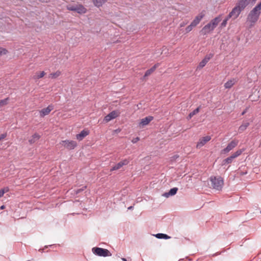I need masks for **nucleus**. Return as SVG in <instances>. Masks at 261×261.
<instances>
[{
	"instance_id": "1",
	"label": "nucleus",
	"mask_w": 261,
	"mask_h": 261,
	"mask_svg": "<svg viewBox=\"0 0 261 261\" xmlns=\"http://www.w3.org/2000/svg\"><path fill=\"white\" fill-rule=\"evenodd\" d=\"M261 2L258 3L249 13L248 16V20L251 23L256 22L260 14Z\"/></svg>"
},
{
	"instance_id": "2",
	"label": "nucleus",
	"mask_w": 261,
	"mask_h": 261,
	"mask_svg": "<svg viewBox=\"0 0 261 261\" xmlns=\"http://www.w3.org/2000/svg\"><path fill=\"white\" fill-rule=\"evenodd\" d=\"M211 186L214 189L221 190L223 185V179L221 176H211L210 178Z\"/></svg>"
},
{
	"instance_id": "3",
	"label": "nucleus",
	"mask_w": 261,
	"mask_h": 261,
	"mask_svg": "<svg viewBox=\"0 0 261 261\" xmlns=\"http://www.w3.org/2000/svg\"><path fill=\"white\" fill-rule=\"evenodd\" d=\"M92 252L99 256H109L111 255V254L108 249L99 248V247H93L92 249Z\"/></svg>"
},
{
	"instance_id": "4",
	"label": "nucleus",
	"mask_w": 261,
	"mask_h": 261,
	"mask_svg": "<svg viewBox=\"0 0 261 261\" xmlns=\"http://www.w3.org/2000/svg\"><path fill=\"white\" fill-rule=\"evenodd\" d=\"M239 141L237 140H233L228 144L227 146L222 150V153H227L230 151L232 150L238 144Z\"/></svg>"
},
{
	"instance_id": "5",
	"label": "nucleus",
	"mask_w": 261,
	"mask_h": 261,
	"mask_svg": "<svg viewBox=\"0 0 261 261\" xmlns=\"http://www.w3.org/2000/svg\"><path fill=\"white\" fill-rule=\"evenodd\" d=\"M61 144L68 149H73L77 145L75 141L72 140H63L61 142Z\"/></svg>"
},
{
	"instance_id": "6",
	"label": "nucleus",
	"mask_w": 261,
	"mask_h": 261,
	"mask_svg": "<svg viewBox=\"0 0 261 261\" xmlns=\"http://www.w3.org/2000/svg\"><path fill=\"white\" fill-rule=\"evenodd\" d=\"M242 11V10L239 8V6H236L227 16L228 18H232V19H234L239 16Z\"/></svg>"
},
{
	"instance_id": "7",
	"label": "nucleus",
	"mask_w": 261,
	"mask_h": 261,
	"mask_svg": "<svg viewBox=\"0 0 261 261\" xmlns=\"http://www.w3.org/2000/svg\"><path fill=\"white\" fill-rule=\"evenodd\" d=\"M119 112L116 111H113L105 117L104 120L108 122L119 116Z\"/></svg>"
},
{
	"instance_id": "8",
	"label": "nucleus",
	"mask_w": 261,
	"mask_h": 261,
	"mask_svg": "<svg viewBox=\"0 0 261 261\" xmlns=\"http://www.w3.org/2000/svg\"><path fill=\"white\" fill-rule=\"evenodd\" d=\"M215 29L214 27H213L212 24L209 22L203 27L200 33L201 34L204 35L213 31Z\"/></svg>"
},
{
	"instance_id": "9",
	"label": "nucleus",
	"mask_w": 261,
	"mask_h": 261,
	"mask_svg": "<svg viewBox=\"0 0 261 261\" xmlns=\"http://www.w3.org/2000/svg\"><path fill=\"white\" fill-rule=\"evenodd\" d=\"M129 163V161L127 159H124L118 163L115 166H114L111 169V171L118 170L121 168L122 166L126 165Z\"/></svg>"
},
{
	"instance_id": "10",
	"label": "nucleus",
	"mask_w": 261,
	"mask_h": 261,
	"mask_svg": "<svg viewBox=\"0 0 261 261\" xmlns=\"http://www.w3.org/2000/svg\"><path fill=\"white\" fill-rule=\"evenodd\" d=\"M54 109V106L52 105H49L47 108L42 109L39 111L40 116L44 117L47 115Z\"/></svg>"
},
{
	"instance_id": "11",
	"label": "nucleus",
	"mask_w": 261,
	"mask_h": 261,
	"mask_svg": "<svg viewBox=\"0 0 261 261\" xmlns=\"http://www.w3.org/2000/svg\"><path fill=\"white\" fill-rule=\"evenodd\" d=\"M211 139V137L210 136H206L200 139L198 142L196 147L197 148H200L205 145L207 142Z\"/></svg>"
},
{
	"instance_id": "12",
	"label": "nucleus",
	"mask_w": 261,
	"mask_h": 261,
	"mask_svg": "<svg viewBox=\"0 0 261 261\" xmlns=\"http://www.w3.org/2000/svg\"><path fill=\"white\" fill-rule=\"evenodd\" d=\"M204 16V14L203 13L201 12L199 13L191 23L192 24V25H193L194 27H196L197 24L199 23L200 21L203 18Z\"/></svg>"
},
{
	"instance_id": "13",
	"label": "nucleus",
	"mask_w": 261,
	"mask_h": 261,
	"mask_svg": "<svg viewBox=\"0 0 261 261\" xmlns=\"http://www.w3.org/2000/svg\"><path fill=\"white\" fill-rule=\"evenodd\" d=\"M213 56V55L212 54H210L206 55L205 58L199 63L198 67L200 68H203L211 59V58H212Z\"/></svg>"
},
{
	"instance_id": "14",
	"label": "nucleus",
	"mask_w": 261,
	"mask_h": 261,
	"mask_svg": "<svg viewBox=\"0 0 261 261\" xmlns=\"http://www.w3.org/2000/svg\"><path fill=\"white\" fill-rule=\"evenodd\" d=\"M153 119L152 116H148L146 117L141 120L140 122L139 123V126H144L147 125L151 121H152Z\"/></svg>"
},
{
	"instance_id": "15",
	"label": "nucleus",
	"mask_w": 261,
	"mask_h": 261,
	"mask_svg": "<svg viewBox=\"0 0 261 261\" xmlns=\"http://www.w3.org/2000/svg\"><path fill=\"white\" fill-rule=\"evenodd\" d=\"M251 0H239L236 4L242 10H243L245 7L249 4Z\"/></svg>"
},
{
	"instance_id": "16",
	"label": "nucleus",
	"mask_w": 261,
	"mask_h": 261,
	"mask_svg": "<svg viewBox=\"0 0 261 261\" xmlns=\"http://www.w3.org/2000/svg\"><path fill=\"white\" fill-rule=\"evenodd\" d=\"M178 191V188L176 187L171 189L169 192H166L163 194V196L165 197H169L170 196H173L175 195Z\"/></svg>"
},
{
	"instance_id": "17",
	"label": "nucleus",
	"mask_w": 261,
	"mask_h": 261,
	"mask_svg": "<svg viewBox=\"0 0 261 261\" xmlns=\"http://www.w3.org/2000/svg\"><path fill=\"white\" fill-rule=\"evenodd\" d=\"M160 65L159 63L154 64L151 68L147 70L144 74V77H147L151 74Z\"/></svg>"
},
{
	"instance_id": "18",
	"label": "nucleus",
	"mask_w": 261,
	"mask_h": 261,
	"mask_svg": "<svg viewBox=\"0 0 261 261\" xmlns=\"http://www.w3.org/2000/svg\"><path fill=\"white\" fill-rule=\"evenodd\" d=\"M89 134V131L83 130L80 133L76 135V139L80 141L84 139V138H85L87 135H88Z\"/></svg>"
},
{
	"instance_id": "19",
	"label": "nucleus",
	"mask_w": 261,
	"mask_h": 261,
	"mask_svg": "<svg viewBox=\"0 0 261 261\" xmlns=\"http://www.w3.org/2000/svg\"><path fill=\"white\" fill-rule=\"evenodd\" d=\"M221 15H220L218 16L211 20L210 22L212 24L213 27H214V28H216V27L218 25V23L221 21Z\"/></svg>"
},
{
	"instance_id": "20",
	"label": "nucleus",
	"mask_w": 261,
	"mask_h": 261,
	"mask_svg": "<svg viewBox=\"0 0 261 261\" xmlns=\"http://www.w3.org/2000/svg\"><path fill=\"white\" fill-rule=\"evenodd\" d=\"M236 82L237 80L236 79H232L225 83L224 87L226 89H229L231 88Z\"/></svg>"
},
{
	"instance_id": "21",
	"label": "nucleus",
	"mask_w": 261,
	"mask_h": 261,
	"mask_svg": "<svg viewBox=\"0 0 261 261\" xmlns=\"http://www.w3.org/2000/svg\"><path fill=\"white\" fill-rule=\"evenodd\" d=\"M75 12L79 14H84L86 12V9L82 5L76 6Z\"/></svg>"
},
{
	"instance_id": "22",
	"label": "nucleus",
	"mask_w": 261,
	"mask_h": 261,
	"mask_svg": "<svg viewBox=\"0 0 261 261\" xmlns=\"http://www.w3.org/2000/svg\"><path fill=\"white\" fill-rule=\"evenodd\" d=\"M40 138V136L37 134L35 133L32 136V138L29 139V142L30 144L34 143L36 141L38 140Z\"/></svg>"
},
{
	"instance_id": "23",
	"label": "nucleus",
	"mask_w": 261,
	"mask_h": 261,
	"mask_svg": "<svg viewBox=\"0 0 261 261\" xmlns=\"http://www.w3.org/2000/svg\"><path fill=\"white\" fill-rule=\"evenodd\" d=\"M154 236L156 238L159 239L167 240V239H169L171 238V237L169 236L168 235L165 234V233H158Z\"/></svg>"
},
{
	"instance_id": "24",
	"label": "nucleus",
	"mask_w": 261,
	"mask_h": 261,
	"mask_svg": "<svg viewBox=\"0 0 261 261\" xmlns=\"http://www.w3.org/2000/svg\"><path fill=\"white\" fill-rule=\"evenodd\" d=\"M249 125V123L248 122H244L243 124L239 127V132L240 133L244 131L247 127Z\"/></svg>"
},
{
	"instance_id": "25",
	"label": "nucleus",
	"mask_w": 261,
	"mask_h": 261,
	"mask_svg": "<svg viewBox=\"0 0 261 261\" xmlns=\"http://www.w3.org/2000/svg\"><path fill=\"white\" fill-rule=\"evenodd\" d=\"M233 159L231 155L222 161V165L230 164L232 162Z\"/></svg>"
},
{
	"instance_id": "26",
	"label": "nucleus",
	"mask_w": 261,
	"mask_h": 261,
	"mask_svg": "<svg viewBox=\"0 0 261 261\" xmlns=\"http://www.w3.org/2000/svg\"><path fill=\"white\" fill-rule=\"evenodd\" d=\"M93 2L96 7H99L102 5L105 1L104 0H93Z\"/></svg>"
},
{
	"instance_id": "27",
	"label": "nucleus",
	"mask_w": 261,
	"mask_h": 261,
	"mask_svg": "<svg viewBox=\"0 0 261 261\" xmlns=\"http://www.w3.org/2000/svg\"><path fill=\"white\" fill-rule=\"evenodd\" d=\"M244 149H239L237 151H236L234 153L232 154L231 155V156H232L233 159H234L235 158H237L239 155H240L242 152L244 151Z\"/></svg>"
},
{
	"instance_id": "28",
	"label": "nucleus",
	"mask_w": 261,
	"mask_h": 261,
	"mask_svg": "<svg viewBox=\"0 0 261 261\" xmlns=\"http://www.w3.org/2000/svg\"><path fill=\"white\" fill-rule=\"evenodd\" d=\"M199 110H200V107H199L189 114L188 118L189 119H191L194 115L197 114L199 112Z\"/></svg>"
},
{
	"instance_id": "29",
	"label": "nucleus",
	"mask_w": 261,
	"mask_h": 261,
	"mask_svg": "<svg viewBox=\"0 0 261 261\" xmlns=\"http://www.w3.org/2000/svg\"><path fill=\"white\" fill-rule=\"evenodd\" d=\"M61 72L60 71H57L54 73H51L49 75V77L51 79H56L59 76L61 75Z\"/></svg>"
},
{
	"instance_id": "30",
	"label": "nucleus",
	"mask_w": 261,
	"mask_h": 261,
	"mask_svg": "<svg viewBox=\"0 0 261 261\" xmlns=\"http://www.w3.org/2000/svg\"><path fill=\"white\" fill-rule=\"evenodd\" d=\"M9 98H6L0 100V107L6 105L8 103Z\"/></svg>"
},
{
	"instance_id": "31",
	"label": "nucleus",
	"mask_w": 261,
	"mask_h": 261,
	"mask_svg": "<svg viewBox=\"0 0 261 261\" xmlns=\"http://www.w3.org/2000/svg\"><path fill=\"white\" fill-rule=\"evenodd\" d=\"M230 18H228V16H227L223 20V21L222 22V23H221V27H225L226 24H227V21L228 20V19H229Z\"/></svg>"
},
{
	"instance_id": "32",
	"label": "nucleus",
	"mask_w": 261,
	"mask_h": 261,
	"mask_svg": "<svg viewBox=\"0 0 261 261\" xmlns=\"http://www.w3.org/2000/svg\"><path fill=\"white\" fill-rule=\"evenodd\" d=\"M77 5H68L67 6V10L72 11H75Z\"/></svg>"
},
{
	"instance_id": "33",
	"label": "nucleus",
	"mask_w": 261,
	"mask_h": 261,
	"mask_svg": "<svg viewBox=\"0 0 261 261\" xmlns=\"http://www.w3.org/2000/svg\"><path fill=\"white\" fill-rule=\"evenodd\" d=\"M194 27L193 25H192V24L191 23L189 25H188L187 27H186V33L190 32L191 31H192V30L193 29V28Z\"/></svg>"
},
{
	"instance_id": "34",
	"label": "nucleus",
	"mask_w": 261,
	"mask_h": 261,
	"mask_svg": "<svg viewBox=\"0 0 261 261\" xmlns=\"http://www.w3.org/2000/svg\"><path fill=\"white\" fill-rule=\"evenodd\" d=\"M7 53V50L4 48L0 47V55H5Z\"/></svg>"
},
{
	"instance_id": "35",
	"label": "nucleus",
	"mask_w": 261,
	"mask_h": 261,
	"mask_svg": "<svg viewBox=\"0 0 261 261\" xmlns=\"http://www.w3.org/2000/svg\"><path fill=\"white\" fill-rule=\"evenodd\" d=\"M51 246H52L51 245H46V246H44V247L43 248H40L38 250H39V252L42 253V252H44V250H45V249L48 248V247H51Z\"/></svg>"
},
{
	"instance_id": "36",
	"label": "nucleus",
	"mask_w": 261,
	"mask_h": 261,
	"mask_svg": "<svg viewBox=\"0 0 261 261\" xmlns=\"http://www.w3.org/2000/svg\"><path fill=\"white\" fill-rule=\"evenodd\" d=\"M45 75V72L44 71H42L37 75V78L40 79L43 77Z\"/></svg>"
},
{
	"instance_id": "37",
	"label": "nucleus",
	"mask_w": 261,
	"mask_h": 261,
	"mask_svg": "<svg viewBox=\"0 0 261 261\" xmlns=\"http://www.w3.org/2000/svg\"><path fill=\"white\" fill-rule=\"evenodd\" d=\"M86 188V186H84L81 189H79L76 191V193L77 194L81 193L82 191H84Z\"/></svg>"
},
{
	"instance_id": "38",
	"label": "nucleus",
	"mask_w": 261,
	"mask_h": 261,
	"mask_svg": "<svg viewBox=\"0 0 261 261\" xmlns=\"http://www.w3.org/2000/svg\"><path fill=\"white\" fill-rule=\"evenodd\" d=\"M140 140V138L139 137H136V138H134L132 140V142L133 143H137L139 140Z\"/></svg>"
},
{
	"instance_id": "39",
	"label": "nucleus",
	"mask_w": 261,
	"mask_h": 261,
	"mask_svg": "<svg viewBox=\"0 0 261 261\" xmlns=\"http://www.w3.org/2000/svg\"><path fill=\"white\" fill-rule=\"evenodd\" d=\"M7 136V134H3L0 135V141L5 138Z\"/></svg>"
},
{
	"instance_id": "40",
	"label": "nucleus",
	"mask_w": 261,
	"mask_h": 261,
	"mask_svg": "<svg viewBox=\"0 0 261 261\" xmlns=\"http://www.w3.org/2000/svg\"><path fill=\"white\" fill-rule=\"evenodd\" d=\"M4 193H5V189H1L0 190V198L3 196Z\"/></svg>"
},
{
	"instance_id": "41",
	"label": "nucleus",
	"mask_w": 261,
	"mask_h": 261,
	"mask_svg": "<svg viewBox=\"0 0 261 261\" xmlns=\"http://www.w3.org/2000/svg\"><path fill=\"white\" fill-rule=\"evenodd\" d=\"M187 23L185 22H182L180 23L179 25L180 28L184 27Z\"/></svg>"
},
{
	"instance_id": "42",
	"label": "nucleus",
	"mask_w": 261,
	"mask_h": 261,
	"mask_svg": "<svg viewBox=\"0 0 261 261\" xmlns=\"http://www.w3.org/2000/svg\"><path fill=\"white\" fill-rule=\"evenodd\" d=\"M3 189H5V193L9 191V188L8 187H6V188H4Z\"/></svg>"
},
{
	"instance_id": "43",
	"label": "nucleus",
	"mask_w": 261,
	"mask_h": 261,
	"mask_svg": "<svg viewBox=\"0 0 261 261\" xmlns=\"http://www.w3.org/2000/svg\"><path fill=\"white\" fill-rule=\"evenodd\" d=\"M133 208H134V206H130L129 207H128V210H133Z\"/></svg>"
},
{
	"instance_id": "44",
	"label": "nucleus",
	"mask_w": 261,
	"mask_h": 261,
	"mask_svg": "<svg viewBox=\"0 0 261 261\" xmlns=\"http://www.w3.org/2000/svg\"><path fill=\"white\" fill-rule=\"evenodd\" d=\"M247 112V110H244L242 113V115H244Z\"/></svg>"
},
{
	"instance_id": "45",
	"label": "nucleus",
	"mask_w": 261,
	"mask_h": 261,
	"mask_svg": "<svg viewBox=\"0 0 261 261\" xmlns=\"http://www.w3.org/2000/svg\"><path fill=\"white\" fill-rule=\"evenodd\" d=\"M121 259L123 260V261H127V259L125 258H122Z\"/></svg>"
},
{
	"instance_id": "46",
	"label": "nucleus",
	"mask_w": 261,
	"mask_h": 261,
	"mask_svg": "<svg viewBox=\"0 0 261 261\" xmlns=\"http://www.w3.org/2000/svg\"><path fill=\"white\" fill-rule=\"evenodd\" d=\"M0 208H1V210H3L5 208V206L4 205H2Z\"/></svg>"
}]
</instances>
